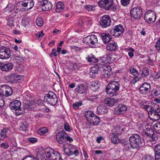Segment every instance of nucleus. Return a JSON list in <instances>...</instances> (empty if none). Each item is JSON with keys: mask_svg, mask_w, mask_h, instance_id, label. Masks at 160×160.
<instances>
[{"mask_svg": "<svg viewBox=\"0 0 160 160\" xmlns=\"http://www.w3.org/2000/svg\"><path fill=\"white\" fill-rule=\"evenodd\" d=\"M40 157L42 160H47V158L49 160H62L60 154L52 149L43 152L40 154Z\"/></svg>", "mask_w": 160, "mask_h": 160, "instance_id": "obj_1", "label": "nucleus"}, {"mask_svg": "<svg viewBox=\"0 0 160 160\" xmlns=\"http://www.w3.org/2000/svg\"><path fill=\"white\" fill-rule=\"evenodd\" d=\"M120 84L118 82L112 81L109 83L106 88V92L110 97L116 96L117 91L119 89Z\"/></svg>", "mask_w": 160, "mask_h": 160, "instance_id": "obj_2", "label": "nucleus"}, {"mask_svg": "<svg viewBox=\"0 0 160 160\" xmlns=\"http://www.w3.org/2000/svg\"><path fill=\"white\" fill-rule=\"evenodd\" d=\"M129 140L133 149H139L142 146V140L139 134H132L129 138Z\"/></svg>", "mask_w": 160, "mask_h": 160, "instance_id": "obj_3", "label": "nucleus"}, {"mask_svg": "<svg viewBox=\"0 0 160 160\" xmlns=\"http://www.w3.org/2000/svg\"><path fill=\"white\" fill-rule=\"evenodd\" d=\"M43 102L52 105H55L58 102L56 94L53 92H49L48 94L44 96Z\"/></svg>", "mask_w": 160, "mask_h": 160, "instance_id": "obj_4", "label": "nucleus"}, {"mask_svg": "<svg viewBox=\"0 0 160 160\" xmlns=\"http://www.w3.org/2000/svg\"><path fill=\"white\" fill-rule=\"evenodd\" d=\"M21 102L18 100L13 101L11 102L10 104V108L13 111L17 116H19L23 113V111L21 108Z\"/></svg>", "mask_w": 160, "mask_h": 160, "instance_id": "obj_5", "label": "nucleus"}, {"mask_svg": "<svg viewBox=\"0 0 160 160\" xmlns=\"http://www.w3.org/2000/svg\"><path fill=\"white\" fill-rule=\"evenodd\" d=\"M124 29L123 26L121 24L115 26L110 30L111 35L115 37H118L123 35Z\"/></svg>", "mask_w": 160, "mask_h": 160, "instance_id": "obj_6", "label": "nucleus"}, {"mask_svg": "<svg viewBox=\"0 0 160 160\" xmlns=\"http://www.w3.org/2000/svg\"><path fill=\"white\" fill-rule=\"evenodd\" d=\"M82 42L83 43L88 44L90 47H92L93 46H96L98 42L97 36L94 35H91L84 38Z\"/></svg>", "mask_w": 160, "mask_h": 160, "instance_id": "obj_7", "label": "nucleus"}, {"mask_svg": "<svg viewBox=\"0 0 160 160\" xmlns=\"http://www.w3.org/2000/svg\"><path fill=\"white\" fill-rule=\"evenodd\" d=\"M155 108L152 109L151 112H148L150 119L154 121H157L160 118V110L159 108V106L157 104H155Z\"/></svg>", "mask_w": 160, "mask_h": 160, "instance_id": "obj_8", "label": "nucleus"}, {"mask_svg": "<svg viewBox=\"0 0 160 160\" xmlns=\"http://www.w3.org/2000/svg\"><path fill=\"white\" fill-rule=\"evenodd\" d=\"M113 4V0H99L98 2L99 6L106 10H109Z\"/></svg>", "mask_w": 160, "mask_h": 160, "instance_id": "obj_9", "label": "nucleus"}, {"mask_svg": "<svg viewBox=\"0 0 160 160\" xmlns=\"http://www.w3.org/2000/svg\"><path fill=\"white\" fill-rule=\"evenodd\" d=\"M11 56V50L9 48L4 46L0 48V58L8 59Z\"/></svg>", "mask_w": 160, "mask_h": 160, "instance_id": "obj_10", "label": "nucleus"}, {"mask_svg": "<svg viewBox=\"0 0 160 160\" xmlns=\"http://www.w3.org/2000/svg\"><path fill=\"white\" fill-rule=\"evenodd\" d=\"M142 8L138 6L133 8L130 11L131 17L136 19L140 18L142 16Z\"/></svg>", "mask_w": 160, "mask_h": 160, "instance_id": "obj_11", "label": "nucleus"}, {"mask_svg": "<svg viewBox=\"0 0 160 160\" xmlns=\"http://www.w3.org/2000/svg\"><path fill=\"white\" fill-rule=\"evenodd\" d=\"M99 22L102 28H107L111 26V19L108 15H104L101 17Z\"/></svg>", "mask_w": 160, "mask_h": 160, "instance_id": "obj_12", "label": "nucleus"}, {"mask_svg": "<svg viewBox=\"0 0 160 160\" xmlns=\"http://www.w3.org/2000/svg\"><path fill=\"white\" fill-rule=\"evenodd\" d=\"M120 143L123 146V151L124 152H131L132 149L133 148V146L131 144L130 142H128L126 139H121Z\"/></svg>", "mask_w": 160, "mask_h": 160, "instance_id": "obj_13", "label": "nucleus"}, {"mask_svg": "<svg viewBox=\"0 0 160 160\" xmlns=\"http://www.w3.org/2000/svg\"><path fill=\"white\" fill-rule=\"evenodd\" d=\"M151 90V85L148 82H145L142 84L139 88L140 93L142 94H146Z\"/></svg>", "mask_w": 160, "mask_h": 160, "instance_id": "obj_14", "label": "nucleus"}, {"mask_svg": "<svg viewBox=\"0 0 160 160\" xmlns=\"http://www.w3.org/2000/svg\"><path fill=\"white\" fill-rule=\"evenodd\" d=\"M42 10L43 11H49L52 8L53 5L52 2L48 0L42 1L40 3Z\"/></svg>", "mask_w": 160, "mask_h": 160, "instance_id": "obj_15", "label": "nucleus"}, {"mask_svg": "<svg viewBox=\"0 0 160 160\" xmlns=\"http://www.w3.org/2000/svg\"><path fill=\"white\" fill-rule=\"evenodd\" d=\"M64 131H62L58 133L56 135V139L57 141L60 144H62L66 142L65 133Z\"/></svg>", "mask_w": 160, "mask_h": 160, "instance_id": "obj_16", "label": "nucleus"}, {"mask_svg": "<svg viewBox=\"0 0 160 160\" xmlns=\"http://www.w3.org/2000/svg\"><path fill=\"white\" fill-rule=\"evenodd\" d=\"M111 55H106L104 56L100 60L98 61V64L99 65H103L105 64L109 63L112 60V58L111 57Z\"/></svg>", "mask_w": 160, "mask_h": 160, "instance_id": "obj_17", "label": "nucleus"}, {"mask_svg": "<svg viewBox=\"0 0 160 160\" xmlns=\"http://www.w3.org/2000/svg\"><path fill=\"white\" fill-rule=\"evenodd\" d=\"M13 64L11 62L6 63H1L0 64V68L2 71L8 72L11 70L13 68Z\"/></svg>", "mask_w": 160, "mask_h": 160, "instance_id": "obj_18", "label": "nucleus"}, {"mask_svg": "<svg viewBox=\"0 0 160 160\" xmlns=\"http://www.w3.org/2000/svg\"><path fill=\"white\" fill-rule=\"evenodd\" d=\"M127 110V107L124 105L119 104L115 109L114 112L119 114L124 113Z\"/></svg>", "mask_w": 160, "mask_h": 160, "instance_id": "obj_19", "label": "nucleus"}, {"mask_svg": "<svg viewBox=\"0 0 160 160\" xmlns=\"http://www.w3.org/2000/svg\"><path fill=\"white\" fill-rule=\"evenodd\" d=\"M103 69L102 66H100L99 64H95V66L91 68L90 74L91 75H92L93 74H97L100 72Z\"/></svg>", "mask_w": 160, "mask_h": 160, "instance_id": "obj_20", "label": "nucleus"}, {"mask_svg": "<svg viewBox=\"0 0 160 160\" xmlns=\"http://www.w3.org/2000/svg\"><path fill=\"white\" fill-rule=\"evenodd\" d=\"M27 4L25 2V0L18 2L16 6V9L22 11L27 10Z\"/></svg>", "mask_w": 160, "mask_h": 160, "instance_id": "obj_21", "label": "nucleus"}, {"mask_svg": "<svg viewBox=\"0 0 160 160\" xmlns=\"http://www.w3.org/2000/svg\"><path fill=\"white\" fill-rule=\"evenodd\" d=\"M88 122L91 125L93 126L98 125L100 122V119L99 117L95 115L93 117H91L90 119L89 118Z\"/></svg>", "mask_w": 160, "mask_h": 160, "instance_id": "obj_22", "label": "nucleus"}, {"mask_svg": "<svg viewBox=\"0 0 160 160\" xmlns=\"http://www.w3.org/2000/svg\"><path fill=\"white\" fill-rule=\"evenodd\" d=\"M119 100L113 98H107L104 101L105 103L108 106L112 107L115 103L118 102Z\"/></svg>", "mask_w": 160, "mask_h": 160, "instance_id": "obj_23", "label": "nucleus"}, {"mask_svg": "<svg viewBox=\"0 0 160 160\" xmlns=\"http://www.w3.org/2000/svg\"><path fill=\"white\" fill-rule=\"evenodd\" d=\"M86 60L90 63L93 64L94 63L98 62V61L99 60L94 55L91 54L88 56L86 58Z\"/></svg>", "mask_w": 160, "mask_h": 160, "instance_id": "obj_24", "label": "nucleus"}, {"mask_svg": "<svg viewBox=\"0 0 160 160\" xmlns=\"http://www.w3.org/2000/svg\"><path fill=\"white\" fill-rule=\"evenodd\" d=\"M155 160H158L160 158V143L156 145L154 148Z\"/></svg>", "mask_w": 160, "mask_h": 160, "instance_id": "obj_25", "label": "nucleus"}, {"mask_svg": "<svg viewBox=\"0 0 160 160\" xmlns=\"http://www.w3.org/2000/svg\"><path fill=\"white\" fill-rule=\"evenodd\" d=\"M107 108L103 105H100L98 106L97 109L98 113L100 114L107 113L108 112Z\"/></svg>", "mask_w": 160, "mask_h": 160, "instance_id": "obj_26", "label": "nucleus"}, {"mask_svg": "<svg viewBox=\"0 0 160 160\" xmlns=\"http://www.w3.org/2000/svg\"><path fill=\"white\" fill-rule=\"evenodd\" d=\"M118 47L116 43L113 42L108 44L106 47V49L108 51H113L116 50Z\"/></svg>", "mask_w": 160, "mask_h": 160, "instance_id": "obj_27", "label": "nucleus"}, {"mask_svg": "<svg viewBox=\"0 0 160 160\" xmlns=\"http://www.w3.org/2000/svg\"><path fill=\"white\" fill-rule=\"evenodd\" d=\"M101 37L104 43H107L110 41L111 38L109 33H102L101 34Z\"/></svg>", "mask_w": 160, "mask_h": 160, "instance_id": "obj_28", "label": "nucleus"}, {"mask_svg": "<svg viewBox=\"0 0 160 160\" xmlns=\"http://www.w3.org/2000/svg\"><path fill=\"white\" fill-rule=\"evenodd\" d=\"M87 88L83 84H81L78 85V87L76 88L75 90L78 93L82 94L85 92Z\"/></svg>", "mask_w": 160, "mask_h": 160, "instance_id": "obj_29", "label": "nucleus"}, {"mask_svg": "<svg viewBox=\"0 0 160 160\" xmlns=\"http://www.w3.org/2000/svg\"><path fill=\"white\" fill-rule=\"evenodd\" d=\"M151 17H154L155 18H156V14L152 10H149L145 13L144 16V19L147 20V19H150Z\"/></svg>", "mask_w": 160, "mask_h": 160, "instance_id": "obj_30", "label": "nucleus"}, {"mask_svg": "<svg viewBox=\"0 0 160 160\" xmlns=\"http://www.w3.org/2000/svg\"><path fill=\"white\" fill-rule=\"evenodd\" d=\"M103 68L102 70L101 71L102 75L105 78L109 77L111 74V72L106 69V66L104 65L102 66Z\"/></svg>", "mask_w": 160, "mask_h": 160, "instance_id": "obj_31", "label": "nucleus"}, {"mask_svg": "<svg viewBox=\"0 0 160 160\" xmlns=\"http://www.w3.org/2000/svg\"><path fill=\"white\" fill-rule=\"evenodd\" d=\"M64 3L61 2H58L56 4V11L57 12H61L64 9Z\"/></svg>", "mask_w": 160, "mask_h": 160, "instance_id": "obj_32", "label": "nucleus"}, {"mask_svg": "<svg viewBox=\"0 0 160 160\" xmlns=\"http://www.w3.org/2000/svg\"><path fill=\"white\" fill-rule=\"evenodd\" d=\"M30 19L28 17H25L22 19V25L25 27H28L30 25Z\"/></svg>", "mask_w": 160, "mask_h": 160, "instance_id": "obj_33", "label": "nucleus"}, {"mask_svg": "<svg viewBox=\"0 0 160 160\" xmlns=\"http://www.w3.org/2000/svg\"><path fill=\"white\" fill-rule=\"evenodd\" d=\"M111 139L112 142L115 144L119 142L120 143L121 139L120 140L118 136L115 133H112L111 135Z\"/></svg>", "mask_w": 160, "mask_h": 160, "instance_id": "obj_34", "label": "nucleus"}, {"mask_svg": "<svg viewBox=\"0 0 160 160\" xmlns=\"http://www.w3.org/2000/svg\"><path fill=\"white\" fill-rule=\"evenodd\" d=\"M151 96L152 97L157 96L160 94V87H157L153 89L151 92Z\"/></svg>", "mask_w": 160, "mask_h": 160, "instance_id": "obj_35", "label": "nucleus"}, {"mask_svg": "<svg viewBox=\"0 0 160 160\" xmlns=\"http://www.w3.org/2000/svg\"><path fill=\"white\" fill-rule=\"evenodd\" d=\"M9 129L7 128H4L1 131L0 140L3 139L7 136V133Z\"/></svg>", "mask_w": 160, "mask_h": 160, "instance_id": "obj_36", "label": "nucleus"}, {"mask_svg": "<svg viewBox=\"0 0 160 160\" xmlns=\"http://www.w3.org/2000/svg\"><path fill=\"white\" fill-rule=\"evenodd\" d=\"M28 122L25 121L22 122L21 124L20 127V129L23 131H25L28 130Z\"/></svg>", "mask_w": 160, "mask_h": 160, "instance_id": "obj_37", "label": "nucleus"}, {"mask_svg": "<svg viewBox=\"0 0 160 160\" xmlns=\"http://www.w3.org/2000/svg\"><path fill=\"white\" fill-rule=\"evenodd\" d=\"M13 57L15 58L16 62L19 64H21L23 61V59L22 57L19 56H17L14 54L13 56Z\"/></svg>", "mask_w": 160, "mask_h": 160, "instance_id": "obj_38", "label": "nucleus"}, {"mask_svg": "<svg viewBox=\"0 0 160 160\" xmlns=\"http://www.w3.org/2000/svg\"><path fill=\"white\" fill-rule=\"evenodd\" d=\"M149 75V70L147 68H143L142 70L141 75L143 78H146Z\"/></svg>", "mask_w": 160, "mask_h": 160, "instance_id": "obj_39", "label": "nucleus"}, {"mask_svg": "<svg viewBox=\"0 0 160 160\" xmlns=\"http://www.w3.org/2000/svg\"><path fill=\"white\" fill-rule=\"evenodd\" d=\"M95 115V114L92 112L90 111H87L85 113V117L88 122L89 121V118L90 119L91 117H93Z\"/></svg>", "mask_w": 160, "mask_h": 160, "instance_id": "obj_40", "label": "nucleus"}, {"mask_svg": "<svg viewBox=\"0 0 160 160\" xmlns=\"http://www.w3.org/2000/svg\"><path fill=\"white\" fill-rule=\"evenodd\" d=\"M48 131V128L46 127H43L39 129L38 131V133L41 135L45 134Z\"/></svg>", "mask_w": 160, "mask_h": 160, "instance_id": "obj_41", "label": "nucleus"}, {"mask_svg": "<svg viewBox=\"0 0 160 160\" xmlns=\"http://www.w3.org/2000/svg\"><path fill=\"white\" fill-rule=\"evenodd\" d=\"M7 86L6 84H3L0 86V96L4 95V93H5Z\"/></svg>", "mask_w": 160, "mask_h": 160, "instance_id": "obj_42", "label": "nucleus"}, {"mask_svg": "<svg viewBox=\"0 0 160 160\" xmlns=\"http://www.w3.org/2000/svg\"><path fill=\"white\" fill-rule=\"evenodd\" d=\"M24 107L26 109L29 110H32L34 108L33 105L30 102H27L25 103Z\"/></svg>", "mask_w": 160, "mask_h": 160, "instance_id": "obj_43", "label": "nucleus"}, {"mask_svg": "<svg viewBox=\"0 0 160 160\" xmlns=\"http://www.w3.org/2000/svg\"><path fill=\"white\" fill-rule=\"evenodd\" d=\"M27 4V9H31L34 6L33 0H25Z\"/></svg>", "mask_w": 160, "mask_h": 160, "instance_id": "obj_44", "label": "nucleus"}, {"mask_svg": "<svg viewBox=\"0 0 160 160\" xmlns=\"http://www.w3.org/2000/svg\"><path fill=\"white\" fill-rule=\"evenodd\" d=\"M129 71L130 73L132 75L135 76L136 77H138L139 75V73L138 71L136 70L133 67L131 68H130Z\"/></svg>", "mask_w": 160, "mask_h": 160, "instance_id": "obj_45", "label": "nucleus"}, {"mask_svg": "<svg viewBox=\"0 0 160 160\" xmlns=\"http://www.w3.org/2000/svg\"><path fill=\"white\" fill-rule=\"evenodd\" d=\"M7 88L5 91V96H8L11 95L13 92V90L12 88L9 86L8 85Z\"/></svg>", "mask_w": 160, "mask_h": 160, "instance_id": "obj_46", "label": "nucleus"}, {"mask_svg": "<svg viewBox=\"0 0 160 160\" xmlns=\"http://www.w3.org/2000/svg\"><path fill=\"white\" fill-rule=\"evenodd\" d=\"M73 149H71L69 148H64L63 151L68 156L73 155L72 150Z\"/></svg>", "mask_w": 160, "mask_h": 160, "instance_id": "obj_47", "label": "nucleus"}, {"mask_svg": "<svg viewBox=\"0 0 160 160\" xmlns=\"http://www.w3.org/2000/svg\"><path fill=\"white\" fill-rule=\"evenodd\" d=\"M36 24L38 26H42L43 24V21L42 18L38 17L37 18L36 20Z\"/></svg>", "mask_w": 160, "mask_h": 160, "instance_id": "obj_48", "label": "nucleus"}, {"mask_svg": "<svg viewBox=\"0 0 160 160\" xmlns=\"http://www.w3.org/2000/svg\"><path fill=\"white\" fill-rule=\"evenodd\" d=\"M84 9L88 11H93L95 10V6L91 5H87L84 7Z\"/></svg>", "mask_w": 160, "mask_h": 160, "instance_id": "obj_49", "label": "nucleus"}, {"mask_svg": "<svg viewBox=\"0 0 160 160\" xmlns=\"http://www.w3.org/2000/svg\"><path fill=\"white\" fill-rule=\"evenodd\" d=\"M151 136V140L152 141H156L157 140L158 138V134L156 132H153Z\"/></svg>", "mask_w": 160, "mask_h": 160, "instance_id": "obj_50", "label": "nucleus"}, {"mask_svg": "<svg viewBox=\"0 0 160 160\" xmlns=\"http://www.w3.org/2000/svg\"><path fill=\"white\" fill-rule=\"evenodd\" d=\"M144 108L148 112H151L152 111V109L155 108V105L154 107H152L149 105H146L144 106Z\"/></svg>", "mask_w": 160, "mask_h": 160, "instance_id": "obj_51", "label": "nucleus"}, {"mask_svg": "<svg viewBox=\"0 0 160 160\" xmlns=\"http://www.w3.org/2000/svg\"><path fill=\"white\" fill-rule=\"evenodd\" d=\"M91 86L92 89L95 88L97 89L99 87V85L98 84V82L97 81H94L91 82Z\"/></svg>", "mask_w": 160, "mask_h": 160, "instance_id": "obj_52", "label": "nucleus"}, {"mask_svg": "<svg viewBox=\"0 0 160 160\" xmlns=\"http://www.w3.org/2000/svg\"><path fill=\"white\" fill-rule=\"evenodd\" d=\"M120 2L122 6L126 7L130 4V0H121Z\"/></svg>", "mask_w": 160, "mask_h": 160, "instance_id": "obj_53", "label": "nucleus"}, {"mask_svg": "<svg viewBox=\"0 0 160 160\" xmlns=\"http://www.w3.org/2000/svg\"><path fill=\"white\" fill-rule=\"evenodd\" d=\"M82 104L81 101H80L79 102H76L75 103L73 104V108L76 109H77L78 108L79 106H81Z\"/></svg>", "mask_w": 160, "mask_h": 160, "instance_id": "obj_54", "label": "nucleus"}, {"mask_svg": "<svg viewBox=\"0 0 160 160\" xmlns=\"http://www.w3.org/2000/svg\"><path fill=\"white\" fill-rule=\"evenodd\" d=\"M152 129L150 125L148 123H147L145 125L144 127L143 128V131L150 130L151 132Z\"/></svg>", "mask_w": 160, "mask_h": 160, "instance_id": "obj_55", "label": "nucleus"}, {"mask_svg": "<svg viewBox=\"0 0 160 160\" xmlns=\"http://www.w3.org/2000/svg\"><path fill=\"white\" fill-rule=\"evenodd\" d=\"M142 160H154V158L150 155H146L143 158Z\"/></svg>", "mask_w": 160, "mask_h": 160, "instance_id": "obj_56", "label": "nucleus"}, {"mask_svg": "<svg viewBox=\"0 0 160 160\" xmlns=\"http://www.w3.org/2000/svg\"><path fill=\"white\" fill-rule=\"evenodd\" d=\"M144 134V135L147 136H150L152 134V133L154 132L152 129V131H150V130L143 131Z\"/></svg>", "mask_w": 160, "mask_h": 160, "instance_id": "obj_57", "label": "nucleus"}, {"mask_svg": "<svg viewBox=\"0 0 160 160\" xmlns=\"http://www.w3.org/2000/svg\"><path fill=\"white\" fill-rule=\"evenodd\" d=\"M7 25L10 27L14 26V21L13 19L10 18L8 20Z\"/></svg>", "mask_w": 160, "mask_h": 160, "instance_id": "obj_58", "label": "nucleus"}, {"mask_svg": "<svg viewBox=\"0 0 160 160\" xmlns=\"http://www.w3.org/2000/svg\"><path fill=\"white\" fill-rule=\"evenodd\" d=\"M57 54L56 53V50L55 48L52 49L51 53L49 54V56L52 58L53 57H56Z\"/></svg>", "mask_w": 160, "mask_h": 160, "instance_id": "obj_59", "label": "nucleus"}, {"mask_svg": "<svg viewBox=\"0 0 160 160\" xmlns=\"http://www.w3.org/2000/svg\"><path fill=\"white\" fill-rule=\"evenodd\" d=\"M65 140H67L68 141H69L70 142H71L73 141V139L69 137V136L66 133H65Z\"/></svg>", "mask_w": 160, "mask_h": 160, "instance_id": "obj_60", "label": "nucleus"}, {"mask_svg": "<svg viewBox=\"0 0 160 160\" xmlns=\"http://www.w3.org/2000/svg\"><path fill=\"white\" fill-rule=\"evenodd\" d=\"M154 128L156 130L159 131L160 130V123H156L153 126Z\"/></svg>", "mask_w": 160, "mask_h": 160, "instance_id": "obj_61", "label": "nucleus"}, {"mask_svg": "<svg viewBox=\"0 0 160 160\" xmlns=\"http://www.w3.org/2000/svg\"><path fill=\"white\" fill-rule=\"evenodd\" d=\"M64 128L66 131L68 132H69L70 131V126L68 123H65L64 125Z\"/></svg>", "mask_w": 160, "mask_h": 160, "instance_id": "obj_62", "label": "nucleus"}, {"mask_svg": "<svg viewBox=\"0 0 160 160\" xmlns=\"http://www.w3.org/2000/svg\"><path fill=\"white\" fill-rule=\"evenodd\" d=\"M28 141L31 143H35L37 141V139L34 138H28Z\"/></svg>", "mask_w": 160, "mask_h": 160, "instance_id": "obj_63", "label": "nucleus"}, {"mask_svg": "<svg viewBox=\"0 0 160 160\" xmlns=\"http://www.w3.org/2000/svg\"><path fill=\"white\" fill-rule=\"evenodd\" d=\"M155 47L157 50H160V39L157 41Z\"/></svg>", "mask_w": 160, "mask_h": 160, "instance_id": "obj_64", "label": "nucleus"}]
</instances>
